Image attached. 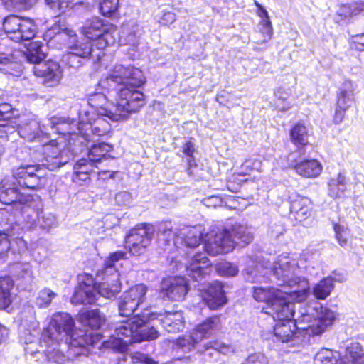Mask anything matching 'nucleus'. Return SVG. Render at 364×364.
Segmentation results:
<instances>
[{"label": "nucleus", "instance_id": "a19ab883", "mask_svg": "<svg viewBox=\"0 0 364 364\" xmlns=\"http://www.w3.org/2000/svg\"><path fill=\"white\" fill-rule=\"evenodd\" d=\"M0 71L5 74L14 76L19 75L22 72L21 64L11 61L6 55L0 54Z\"/></svg>", "mask_w": 364, "mask_h": 364}, {"label": "nucleus", "instance_id": "680f3d73", "mask_svg": "<svg viewBox=\"0 0 364 364\" xmlns=\"http://www.w3.org/2000/svg\"><path fill=\"white\" fill-rule=\"evenodd\" d=\"M205 346L206 349L213 348L225 355H229L234 352V349L232 346L220 343L217 341H209Z\"/></svg>", "mask_w": 364, "mask_h": 364}, {"label": "nucleus", "instance_id": "a878e982", "mask_svg": "<svg viewBox=\"0 0 364 364\" xmlns=\"http://www.w3.org/2000/svg\"><path fill=\"white\" fill-rule=\"evenodd\" d=\"M204 228L200 225L184 226L174 232L176 241H183L186 247L194 248L198 247L202 241Z\"/></svg>", "mask_w": 364, "mask_h": 364}, {"label": "nucleus", "instance_id": "72a5a7b5", "mask_svg": "<svg viewBox=\"0 0 364 364\" xmlns=\"http://www.w3.org/2000/svg\"><path fill=\"white\" fill-rule=\"evenodd\" d=\"M340 364H364L363 346L358 342L350 343Z\"/></svg>", "mask_w": 364, "mask_h": 364}, {"label": "nucleus", "instance_id": "ea45409f", "mask_svg": "<svg viewBox=\"0 0 364 364\" xmlns=\"http://www.w3.org/2000/svg\"><path fill=\"white\" fill-rule=\"evenodd\" d=\"M291 140L296 146H305L309 143L308 132L305 126L296 124L291 129Z\"/></svg>", "mask_w": 364, "mask_h": 364}, {"label": "nucleus", "instance_id": "9b49d317", "mask_svg": "<svg viewBox=\"0 0 364 364\" xmlns=\"http://www.w3.org/2000/svg\"><path fill=\"white\" fill-rule=\"evenodd\" d=\"M48 126L51 129H55L56 132L63 135L70 134V132L67 130L68 124L66 122H59L58 119H53L49 121L48 124L42 126L36 119H26L19 125L18 133L21 137L28 141L43 142V136L47 134Z\"/></svg>", "mask_w": 364, "mask_h": 364}, {"label": "nucleus", "instance_id": "7ed1b4c3", "mask_svg": "<svg viewBox=\"0 0 364 364\" xmlns=\"http://www.w3.org/2000/svg\"><path fill=\"white\" fill-rule=\"evenodd\" d=\"M15 181L4 179L0 184V201L2 203L16 205L28 200L27 196L21 193L18 186L28 189H38L46 184V178L42 173L41 166L26 165L20 166L13 171Z\"/></svg>", "mask_w": 364, "mask_h": 364}, {"label": "nucleus", "instance_id": "bb28decb", "mask_svg": "<svg viewBox=\"0 0 364 364\" xmlns=\"http://www.w3.org/2000/svg\"><path fill=\"white\" fill-rule=\"evenodd\" d=\"M44 38L45 40L49 41L59 42L69 48L70 46L75 42L76 34L73 30L68 29L57 23L46 31Z\"/></svg>", "mask_w": 364, "mask_h": 364}, {"label": "nucleus", "instance_id": "c9c22d12", "mask_svg": "<svg viewBox=\"0 0 364 364\" xmlns=\"http://www.w3.org/2000/svg\"><path fill=\"white\" fill-rule=\"evenodd\" d=\"M79 320L83 326H89L92 329L99 328L105 322V318L98 309L81 311L79 314Z\"/></svg>", "mask_w": 364, "mask_h": 364}, {"label": "nucleus", "instance_id": "4468645a", "mask_svg": "<svg viewBox=\"0 0 364 364\" xmlns=\"http://www.w3.org/2000/svg\"><path fill=\"white\" fill-rule=\"evenodd\" d=\"M147 287L139 284L130 287L119 299V311L121 316H129L141 305L146 299Z\"/></svg>", "mask_w": 364, "mask_h": 364}, {"label": "nucleus", "instance_id": "1a4fd4ad", "mask_svg": "<svg viewBox=\"0 0 364 364\" xmlns=\"http://www.w3.org/2000/svg\"><path fill=\"white\" fill-rule=\"evenodd\" d=\"M116 28L98 17L87 19L81 28V33L90 40L96 42L97 50H102L114 43Z\"/></svg>", "mask_w": 364, "mask_h": 364}, {"label": "nucleus", "instance_id": "0eeeda50", "mask_svg": "<svg viewBox=\"0 0 364 364\" xmlns=\"http://www.w3.org/2000/svg\"><path fill=\"white\" fill-rule=\"evenodd\" d=\"M144 83L145 77L141 70L117 64L109 70L105 78L100 80L99 86L109 93L110 91H117L122 87L129 85L142 86Z\"/></svg>", "mask_w": 364, "mask_h": 364}, {"label": "nucleus", "instance_id": "20e7f679", "mask_svg": "<svg viewBox=\"0 0 364 364\" xmlns=\"http://www.w3.org/2000/svg\"><path fill=\"white\" fill-rule=\"evenodd\" d=\"M141 86L129 85L122 87L116 91V104L114 110L106 108L100 109L102 114H108L109 119L114 122L124 120L132 113L139 112L146 104L144 94L138 90Z\"/></svg>", "mask_w": 364, "mask_h": 364}, {"label": "nucleus", "instance_id": "393cba45", "mask_svg": "<svg viewBox=\"0 0 364 364\" xmlns=\"http://www.w3.org/2000/svg\"><path fill=\"white\" fill-rule=\"evenodd\" d=\"M201 296L204 303L213 310L220 308L227 302L223 287L218 282L209 284L202 293Z\"/></svg>", "mask_w": 364, "mask_h": 364}, {"label": "nucleus", "instance_id": "603ef678", "mask_svg": "<svg viewBox=\"0 0 364 364\" xmlns=\"http://www.w3.org/2000/svg\"><path fill=\"white\" fill-rule=\"evenodd\" d=\"M119 0H102L100 4L102 15L109 17L114 14L119 6Z\"/></svg>", "mask_w": 364, "mask_h": 364}, {"label": "nucleus", "instance_id": "79ce46f5", "mask_svg": "<svg viewBox=\"0 0 364 364\" xmlns=\"http://www.w3.org/2000/svg\"><path fill=\"white\" fill-rule=\"evenodd\" d=\"M26 57L28 61L36 64V65L42 64L41 62L44 59L45 54L42 50L41 44L38 42L31 43L26 53Z\"/></svg>", "mask_w": 364, "mask_h": 364}, {"label": "nucleus", "instance_id": "a18cd8bd", "mask_svg": "<svg viewBox=\"0 0 364 364\" xmlns=\"http://www.w3.org/2000/svg\"><path fill=\"white\" fill-rule=\"evenodd\" d=\"M58 343L52 346H46L48 349L45 350V355L49 362L55 364H66L68 358L59 350L57 346Z\"/></svg>", "mask_w": 364, "mask_h": 364}, {"label": "nucleus", "instance_id": "4be33fe9", "mask_svg": "<svg viewBox=\"0 0 364 364\" xmlns=\"http://www.w3.org/2000/svg\"><path fill=\"white\" fill-rule=\"evenodd\" d=\"M96 301V286L91 276H85L82 279H79V285L77 287L72 301L75 304H88Z\"/></svg>", "mask_w": 364, "mask_h": 364}, {"label": "nucleus", "instance_id": "13d9d810", "mask_svg": "<svg viewBox=\"0 0 364 364\" xmlns=\"http://www.w3.org/2000/svg\"><path fill=\"white\" fill-rule=\"evenodd\" d=\"M14 109L8 103L0 105V126H6L5 122L11 120L14 117Z\"/></svg>", "mask_w": 364, "mask_h": 364}, {"label": "nucleus", "instance_id": "5fc2aeb1", "mask_svg": "<svg viewBox=\"0 0 364 364\" xmlns=\"http://www.w3.org/2000/svg\"><path fill=\"white\" fill-rule=\"evenodd\" d=\"M218 272L225 277H233L237 274L238 268L232 263L225 262L219 264L217 267Z\"/></svg>", "mask_w": 364, "mask_h": 364}, {"label": "nucleus", "instance_id": "4d7b16f0", "mask_svg": "<svg viewBox=\"0 0 364 364\" xmlns=\"http://www.w3.org/2000/svg\"><path fill=\"white\" fill-rule=\"evenodd\" d=\"M9 9H28L35 4L36 0H2Z\"/></svg>", "mask_w": 364, "mask_h": 364}, {"label": "nucleus", "instance_id": "412c9836", "mask_svg": "<svg viewBox=\"0 0 364 364\" xmlns=\"http://www.w3.org/2000/svg\"><path fill=\"white\" fill-rule=\"evenodd\" d=\"M33 73L36 76L41 77L43 84L48 87L58 85L62 77V72L59 64L53 60L35 65Z\"/></svg>", "mask_w": 364, "mask_h": 364}, {"label": "nucleus", "instance_id": "6e6552de", "mask_svg": "<svg viewBox=\"0 0 364 364\" xmlns=\"http://www.w3.org/2000/svg\"><path fill=\"white\" fill-rule=\"evenodd\" d=\"M314 318L308 313H301L299 323L309 335L318 336L325 332L334 322L336 313L328 307L318 304L314 308Z\"/></svg>", "mask_w": 364, "mask_h": 364}, {"label": "nucleus", "instance_id": "f257e3e1", "mask_svg": "<svg viewBox=\"0 0 364 364\" xmlns=\"http://www.w3.org/2000/svg\"><path fill=\"white\" fill-rule=\"evenodd\" d=\"M247 279L250 282H262L267 274H271L270 281L284 288L292 289L286 291L274 287H254L252 297L258 302L268 306L267 314L273 318H287L294 314V303L301 302L309 294V284L306 279L299 275L300 268L297 262L289 255H279L272 264L269 261L255 263L250 259L245 269Z\"/></svg>", "mask_w": 364, "mask_h": 364}, {"label": "nucleus", "instance_id": "338daca9", "mask_svg": "<svg viewBox=\"0 0 364 364\" xmlns=\"http://www.w3.org/2000/svg\"><path fill=\"white\" fill-rule=\"evenodd\" d=\"M10 235L0 233V259L4 258L10 250L11 240Z\"/></svg>", "mask_w": 364, "mask_h": 364}, {"label": "nucleus", "instance_id": "dca6fc26", "mask_svg": "<svg viewBox=\"0 0 364 364\" xmlns=\"http://www.w3.org/2000/svg\"><path fill=\"white\" fill-rule=\"evenodd\" d=\"M105 117L108 118L106 115L98 114L92 109L81 110L79 116L80 129H84L86 125H89L93 135L105 136L110 132L111 124Z\"/></svg>", "mask_w": 364, "mask_h": 364}, {"label": "nucleus", "instance_id": "e433bc0d", "mask_svg": "<svg viewBox=\"0 0 364 364\" xmlns=\"http://www.w3.org/2000/svg\"><path fill=\"white\" fill-rule=\"evenodd\" d=\"M328 195L337 198L341 197L346 190V179L343 173H339L336 177L331 178L328 183Z\"/></svg>", "mask_w": 364, "mask_h": 364}, {"label": "nucleus", "instance_id": "2eb2a0df", "mask_svg": "<svg viewBox=\"0 0 364 364\" xmlns=\"http://www.w3.org/2000/svg\"><path fill=\"white\" fill-rule=\"evenodd\" d=\"M355 84L350 80H346L338 91L335 112L333 117L335 124H339L343 121L346 111L355 103Z\"/></svg>", "mask_w": 364, "mask_h": 364}, {"label": "nucleus", "instance_id": "423d86ee", "mask_svg": "<svg viewBox=\"0 0 364 364\" xmlns=\"http://www.w3.org/2000/svg\"><path fill=\"white\" fill-rule=\"evenodd\" d=\"M140 315L134 316L126 321H118L114 324V333L108 340L102 342V346L119 352L127 349L129 344L134 342H141L143 338H153L156 332L152 330L151 335L139 334V327L142 323L139 322Z\"/></svg>", "mask_w": 364, "mask_h": 364}, {"label": "nucleus", "instance_id": "b1692460", "mask_svg": "<svg viewBox=\"0 0 364 364\" xmlns=\"http://www.w3.org/2000/svg\"><path fill=\"white\" fill-rule=\"evenodd\" d=\"M14 211V207L0 209V233L10 237L21 234L22 228L18 223L20 219Z\"/></svg>", "mask_w": 364, "mask_h": 364}, {"label": "nucleus", "instance_id": "37998d69", "mask_svg": "<svg viewBox=\"0 0 364 364\" xmlns=\"http://www.w3.org/2000/svg\"><path fill=\"white\" fill-rule=\"evenodd\" d=\"M89 103L92 106L90 110L92 109L98 114L103 115L100 113V109L102 108H106L107 110H114V106L112 109L108 107L107 97L105 93L99 92L92 95L89 99ZM105 115L109 118L108 114Z\"/></svg>", "mask_w": 364, "mask_h": 364}, {"label": "nucleus", "instance_id": "de8ad7c7", "mask_svg": "<svg viewBox=\"0 0 364 364\" xmlns=\"http://www.w3.org/2000/svg\"><path fill=\"white\" fill-rule=\"evenodd\" d=\"M45 2L51 9L63 12L68 8L82 4L83 0H45Z\"/></svg>", "mask_w": 364, "mask_h": 364}, {"label": "nucleus", "instance_id": "39448f33", "mask_svg": "<svg viewBox=\"0 0 364 364\" xmlns=\"http://www.w3.org/2000/svg\"><path fill=\"white\" fill-rule=\"evenodd\" d=\"M235 239L247 245L252 241L253 236L246 226L235 224L230 228H223L214 235L209 236L205 242V251L212 256L228 253L235 247Z\"/></svg>", "mask_w": 364, "mask_h": 364}, {"label": "nucleus", "instance_id": "8fccbe9b", "mask_svg": "<svg viewBox=\"0 0 364 364\" xmlns=\"http://www.w3.org/2000/svg\"><path fill=\"white\" fill-rule=\"evenodd\" d=\"M56 294L48 288L41 290L36 297V305L40 308L46 307L50 304L52 300L55 297Z\"/></svg>", "mask_w": 364, "mask_h": 364}, {"label": "nucleus", "instance_id": "4c0bfd02", "mask_svg": "<svg viewBox=\"0 0 364 364\" xmlns=\"http://www.w3.org/2000/svg\"><path fill=\"white\" fill-rule=\"evenodd\" d=\"M333 288V279L331 277H326L314 285L312 289L313 295L317 299H325L331 294Z\"/></svg>", "mask_w": 364, "mask_h": 364}, {"label": "nucleus", "instance_id": "2f4dec72", "mask_svg": "<svg viewBox=\"0 0 364 364\" xmlns=\"http://www.w3.org/2000/svg\"><path fill=\"white\" fill-rule=\"evenodd\" d=\"M93 164L87 159H80L73 166V181L80 186L86 183L90 180V174L93 171Z\"/></svg>", "mask_w": 364, "mask_h": 364}, {"label": "nucleus", "instance_id": "a211bd4d", "mask_svg": "<svg viewBox=\"0 0 364 364\" xmlns=\"http://www.w3.org/2000/svg\"><path fill=\"white\" fill-rule=\"evenodd\" d=\"M187 292V281L183 277H169L161 281V294L164 298L172 301H181Z\"/></svg>", "mask_w": 364, "mask_h": 364}, {"label": "nucleus", "instance_id": "f704fd0d", "mask_svg": "<svg viewBox=\"0 0 364 364\" xmlns=\"http://www.w3.org/2000/svg\"><path fill=\"white\" fill-rule=\"evenodd\" d=\"M112 277V284H109L108 282H105L96 287V297L97 296H102L107 299H112L115 297L117 294L120 291L119 274L114 273Z\"/></svg>", "mask_w": 364, "mask_h": 364}, {"label": "nucleus", "instance_id": "7c9ffc66", "mask_svg": "<svg viewBox=\"0 0 364 364\" xmlns=\"http://www.w3.org/2000/svg\"><path fill=\"white\" fill-rule=\"evenodd\" d=\"M295 171L304 178H316L322 172L323 166L316 159L303 160L294 166Z\"/></svg>", "mask_w": 364, "mask_h": 364}, {"label": "nucleus", "instance_id": "bf43d9fd", "mask_svg": "<svg viewBox=\"0 0 364 364\" xmlns=\"http://www.w3.org/2000/svg\"><path fill=\"white\" fill-rule=\"evenodd\" d=\"M16 235L9 237L11 240L10 250H12L14 252H17L18 254H21L27 249V243L22 237Z\"/></svg>", "mask_w": 364, "mask_h": 364}, {"label": "nucleus", "instance_id": "052dcab7", "mask_svg": "<svg viewBox=\"0 0 364 364\" xmlns=\"http://www.w3.org/2000/svg\"><path fill=\"white\" fill-rule=\"evenodd\" d=\"M198 343L194 339V335L192 333L190 336H184L177 339V345L185 350H190L195 345Z\"/></svg>", "mask_w": 364, "mask_h": 364}, {"label": "nucleus", "instance_id": "6ab92c4d", "mask_svg": "<svg viewBox=\"0 0 364 364\" xmlns=\"http://www.w3.org/2000/svg\"><path fill=\"white\" fill-rule=\"evenodd\" d=\"M28 200L16 205L15 212L17 215L22 218V222L25 223L28 228L41 221V215L43 213L41 201L33 200L31 196H27Z\"/></svg>", "mask_w": 364, "mask_h": 364}, {"label": "nucleus", "instance_id": "ddd939ff", "mask_svg": "<svg viewBox=\"0 0 364 364\" xmlns=\"http://www.w3.org/2000/svg\"><path fill=\"white\" fill-rule=\"evenodd\" d=\"M154 229L151 225L140 224L132 228L126 237V245L134 256L144 254L150 245Z\"/></svg>", "mask_w": 364, "mask_h": 364}, {"label": "nucleus", "instance_id": "774afa93", "mask_svg": "<svg viewBox=\"0 0 364 364\" xmlns=\"http://www.w3.org/2000/svg\"><path fill=\"white\" fill-rule=\"evenodd\" d=\"M131 358L134 363H141L142 364H157V363L151 358L140 352L132 353L131 354Z\"/></svg>", "mask_w": 364, "mask_h": 364}, {"label": "nucleus", "instance_id": "58836bf2", "mask_svg": "<svg viewBox=\"0 0 364 364\" xmlns=\"http://www.w3.org/2000/svg\"><path fill=\"white\" fill-rule=\"evenodd\" d=\"M13 287L10 277H0V309H6L11 303V290Z\"/></svg>", "mask_w": 364, "mask_h": 364}, {"label": "nucleus", "instance_id": "473e14b6", "mask_svg": "<svg viewBox=\"0 0 364 364\" xmlns=\"http://www.w3.org/2000/svg\"><path fill=\"white\" fill-rule=\"evenodd\" d=\"M113 147L107 143H97L91 146L88 154V161L97 167V164L102 160L109 158V153L112 151Z\"/></svg>", "mask_w": 364, "mask_h": 364}, {"label": "nucleus", "instance_id": "3c124183", "mask_svg": "<svg viewBox=\"0 0 364 364\" xmlns=\"http://www.w3.org/2000/svg\"><path fill=\"white\" fill-rule=\"evenodd\" d=\"M153 316H154L153 314H151V315H149V314L145 315L144 314L141 316L140 315L139 322H142V323L140 325V327H139V329H138L139 333V334H147L149 336V334L151 335L152 330H154L156 332V336L155 337H153V338H141V341H144V340L156 339L159 336L158 331L154 327L149 326L148 324H146V321L150 320V319H152Z\"/></svg>", "mask_w": 364, "mask_h": 364}, {"label": "nucleus", "instance_id": "cd10ccee", "mask_svg": "<svg viewBox=\"0 0 364 364\" xmlns=\"http://www.w3.org/2000/svg\"><path fill=\"white\" fill-rule=\"evenodd\" d=\"M220 326L221 323L219 316H214L206 318L195 327L193 331L194 339L200 342L203 339L209 338L215 336L217 331L220 328Z\"/></svg>", "mask_w": 364, "mask_h": 364}, {"label": "nucleus", "instance_id": "9d476101", "mask_svg": "<svg viewBox=\"0 0 364 364\" xmlns=\"http://www.w3.org/2000/svg\"><path fill=\"white\" fill-rule=\"evenodd\" d=\"M3 28L8 38L16 42L31 40L37 30L32 19L17 15L6 16L3 22Z\"/></svg>", "mask_w": 364, "mask_h": 364}, {"label": "nucleus", "instance_id": "c756f323", "mask_svg": "<svg viewBox=\"0 0 364 364\" xmlns=\"http://www.w3.org/2000/svg\"><path fill=\"white\" fill-rule=\"evenodd\" d=\"M312 203L309 198L298 196L291 204V213L298 221H302L311 215Z\"/></svg>", "mask_w": 364, "mask_h": 364}, {"label": "nucleus", "instance_id": "09e8293b", "mask_svg": "<svg viewBox=\"0 0 364 364\" xmlns=\"http://www.w3.org/2000/svg\"><path fill=\"white\" fill-rule=\"evenodd\" d=\"M13 268L16 276L20 278L31 280L33 277L32 266L29 262H16Z\"/></svg>", "mask_w": 364, "mask_h": 364}, {"label": "nucleus", "instance_id": "0e129e2a", "mask_svg": "<svg viewBox=\"0 0 364 364\" xmlns=\"http://www.w3.org/2000/svg\"><path fill=\"white\" fill-rule=\"evenodd\" d=\"M334 230L336 232V239L339 244L343 247L346 246L348 244V232L347 230H345L344 228L340 225L336 224L334 225Z\"/></svg>", "mask_w": 364, "mask_h": 364}, {"label": "nucleus", "instance_id": "c85d7f7f", "mask_svg": "<svg viewBox=\"0 0 364 364\" xmlns=\"http://www.w3.org/2000/svg\"><path fill=\"white\" fill-rule=\"evenodd\" d=\"M159 316L163 327L169 333H176L184 328V318L181 311H166L164 314H159Z\"/></svg>", "mask_w": 364, "mask_h": 364}, {"label": "nucleus", "instance_id": "f3484780", "mask_svg": "<svg viewBox=\"0 0 364 364\" xmlns=\"http://www.w3.org/2000/svg\"><path fill=\"white\" fill-rule=\"evenodd\" d=\"M94 45L87 40L82 41H77L75 39V42L73 43L68 49H70L69 54L68 55V62L72 67H77L80 64V61L78 58H86L89 56L92 58L96 57L98 61H100L102 57H104V53L101 50H95L93 48Z\"/></svg>", "mask_w": 364, "mask_h": 364}, {"label": "nucleus", "instance_id": "f03ea898", "mask_svg": "<svg viewBox=\"0 0 364 364\" xmlns=\"http://www.w3.org/2000/svg\"><path fill=\"white\" fill-rule=\"evenodd\" d=\"M74 320L67 313H56L53 315L48 326L43 330L41 343L46 346L57 344L63 338L68 344V356L87 355V346L100 341L102 336L92 331L73 330Z\"/></svg>", "mask_w": 364, "mask_h": 364}, {"label": "nucleus", "instance_id": "aec40b11", "mask_svg": "<svg viewBox=\"0 0 364 364\" xmlns=\"http://www.w3.org/2000/svg\"><path fill=\"white\" fill-rule=\"evenodd\" d=\"M295 314V305L294 304V314L289 318H274L278 320V322L274 327V336L277 341L282 342H289L294 339L296 336V329L302 330L299 323V320L301 318V315L292 320Z\"/></svg>", "mask_w": 364, "mask_h": 364}, {"label": "nucleus", "instance_id": "e2e57ef3", "mask_svg": "<svg viewBox=\"0 0 364 364\" xmlns=\"http://www.w3.org/2000/svg\"><path fill=\"white\" fill-rule=\"evenodd\" d=\"M47 250L41 245H36L31 250V256L33 259L38 263H42L47 257Z\"/></svg>", "mask_w": 364, "mask_h": 364}, {"label": "nucleus", "instance_id": "6e6d98bb", "mask_svg": "<svg viewBox=\"0 0 364 364\" xmlns=\"http://www.w3.org/2000/svg\"><path fill=\"white\" fill-rule=\"evenodd\" d=\"M333 352L328 348L321 349L314 357L315 364H328L332 362Z\"/></svg>", "mask_w": 364, "mask_h": 364}, {"label": "nucleus", "instance_id": "69168bd1", "mask_svg": "<svg viewBox=\"0 0 364 364\" xmlns=\"http://www.w3.org/2000/svg\"><path fill=\"white\" fill-rule=\"evenodd\" d=\"M245 364H268L267 357L262 353H255L250 355L244 362Z\"/></svg>", "mask_w": 364, "mask_h": 364}, {"label": "nucleus", "instance_id": "f8f14e48", "mask_svg": "<svg viewBox=\"0 0 364 364\" xmlns=\"http://www.w3.org/2000/svg\"><path fill=\"white\" fill-rule=\"evenodd\" d=\"M41 143L44 155L42 166H46L48 169L55 171L70 161L71 154L63 138L60 137L49 142Z\"/></svg>", "mask_w": 364, "mask_h": 364}, {"label": "nucleus", "instance_id": "864d4df0", "mask_svg": "<svg viewBox=\"0 0 364 364\" xmlns=\"http://www.w3.org/2000/svg\"><path fill=\"white\" fill-rule=\"evenodd\" d=\"M29 316L28 318H22L21 325L29 331L31 336H33V333L38 328V322L36 321L33 309L30 308L28 310Z\"/></svg>", "mask_w": 364, "mask_h": 364}, {"label": "nucleus", "instance_id": "49530a36", "mask_svg": "<svg viewBox=\"0 0 364 364\" xmlns=\"http://www.w3.org/2000/svg\"><path fill=\"white\" fill-rule=\"evenodd\" d=\"M126 252L123 251H117L110 253L109 256L105 260V274L110 273L111 275L114 273H117L114 268V264L117 262L124 259L126 256Z\"/></svg>", "mask_w": 364, "mask_h": 364}, {"label": "nucleus", "instance_id": "5701e85b", "mask_svg": "<svg viewBox=\"0 0 364 364\" xmlns=\"http://www.w3.org/2000/svg\"><path fill=\"white\" fill-rule=\"evenodd\" d=\"M186 275L195 281L201 280L210 272V262L205 253L196 254L186 267Z\"/></svg>", "mask_w": 364, "mask_h": 364}, {"label": "nucleus", "instance_id": "c03bdc74", "mask_svg": "<svg viewBox=\"0 0 364 364\" xmlns=\"http://www.w3.org/2000/svg\"><path fill=\"white\" fill-rule=\"evenodd\" d=\"M290 95V89L284 87H280L275 91L274 96L277 100V107L279 110L286 112L291 107V103L287 101Z\"/></svg>", "mask_w": 364, "mask_h": 364}]
</instances>
